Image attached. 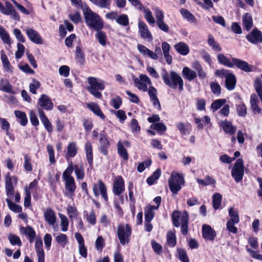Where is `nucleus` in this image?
Masks as SVG:
<instances>
[{"instance_id":"16","label":"nucleus","mask_w":262,"mask_h":262,"mask_svg":"<svg viewBox=\"0 0 262 262\" xmlns=\"http://www.w3.org/2000/svg\"><path fill=\"white\" fill-rule=\"evenodd\" d=\"M38 104L46 110H51L53 104L48 96L45 94L41 95L38 101Z\"/></svg>"},{"instance_id":"34","label":"nucleus","mask_w":262,"mask_h":262,"mask_svg":"<svg viewBox=\"0 0 262 262\" xmlns=\"http://www.w3.org/2000/svg\"><path fill=\"white\" fill-rule=\"evenodd\" d=\"M0 90L8 93L13 94L14 92L12 90V86L9 82L7 80L2 79L0 81Z\"/></svg>"},{"instance_id":"8","label":"nucleus","mask_w":262,"mask_h":262,"mask_svg":"<svg viewBox=\"0 0 262 262\" xmlns=\"http://www.w3.org/2000/svg\"><path fill=\"white\" fill-rule=\"evenodd\" d=\"M243 161L242 159H238L235 162L232 169L231 174L236 182H239L244 175Z\"/></svg>"},{"instance_id":"29","label":"nucleus","mask_w":262,"mask_h":262,"mask_svg":"<svg viewBox=\"0 0 262 262\" xmlns=\"http://www.w3.org/2000/svg\"><path fill=\"white\" fill-rule=\"evenodd\" d=\"M217 59L219 62L226 67L229 68H233L234 63L233 58L232 60H230L226 56L223 54H219L217 56Z\"/></svg>"},{"instance_id":"52","label":"nucleus","mask_w":262,"mask_h":262,"mask_svg":"<svg viewBox=\"0 0 262 262\" xmlns=\"http://www.w3.org/2000/svg\"><path fill=\"white\" fill-rule=\"evenodd\" d=\"M222 196L221 194L216 193L213 195V207L217 209L221 205Z\"/></svg>"},{"instance_id":"5","label":"nucleus","mask_w":262,"mask_h":262,"mask_svg":"<svg viewBox=\"0 0 262 262\" xmlns=\"http://www.w3.org/2000/svg\"><path fill=\"white\" fill-rule=\"evenodd\" d=\"M183 175L177 172H172L168 180L169 189L173 193H177L184 184Z\"/></svg>"},{"instance_id":"4","label":"nucleus","mask_w":262,"mask_h":262,"mask_svg":"<svg viewBox=\"0 0 262 262\" xmlns=\"http://www.w3.org/2000/svg\"><path fill=\"white\" fill-rule=\"evenodd\" d=\"M181 219V232L184 235H186L188 232V214L187 212H183L178 211H174L172 215V219L174 226L179 227L180 226V222L178 220V218Z\"/></svg>"},{"instance_id":"21","label":"nucleus","mask_w":262,"mask_h":262,"mask_svg":"<svg viewBox=\"0 0 262 262\" xmlns=\"http://www.w3.org/2000/svg\"><path fill=\"white\" fill-rule=\"evenodd\" d=\"M219 124L223 130L227 134L233 135L236 132V127L234 126L232 123L229 121H222Z\"/></svg>"},{"instance_id":"15","label":"nucleus","mask_w":262,"mask_h":262,"mask_svg":"<svg viewBox=\"0 0 262 262\" xmlns=\"http://www.w3.org/2000/svg\"><path fill=\"white\" fill-rule=\"evenodd\" d=\"M45 221L50 225L54 226L57 221L56 213L50 208H47L44 211Z\"/></svg>"},{"instance_id":"45","label":"nucleus","mask_w":262,"mask_h":262,"mask_svg":"<svg viewBox=\"0 0 262 262\" xmlns=\"http://www.w3.org/2000/svg\"><path fill=\"white\" fill-rule=\"evenodd\" d=\"M116 22L122 26L126 27L129 25V18L126 14H123L118 16Z\"/></svg>"},{"instance_id":"18","label":"nucleus","mask_w":262,"mask_h":262,"mask_svg":"<svg viewBox=\"0 0 262 262\" xmlns=\"http://www.w3.org/2000/svg\"><path fill=\"white\" fill-rule=\"evenodd\" d=\"M202 235L205 239L212 241L216 236V233L210 226L204 225L202 227Z\"/></svg>"},{"instance_id":"14","label":"nucleus","mask_w":262,"mask_h":262,"mask_svg":"<svg viewBox=\"0 0 262 262\" xmlns=\"http://www.w3.org/2000/svg\"><path fill=\"white\" fill-rule=\"evenodd\" d=\"M124 191V183L121 176H118L114 179L113 183V192L115 194L119 195Z\"/></svg>"},{"instance_id":"38","label":"nucleus","mask_w":262,"mask_h":262,"mask_svg":"<svg viewBox=\"0 0 262 262\" xmlns=\"http://www.w3.org/2000/svg\"><path fill=\"white\" fill-rule=\"evenodd\" d=\"M65 182V188L70 193H73L76 188L74 178L63 180Z\"/></svg>"},{"instance_id":"3","label":"nucleus","mask_w":262,"mask_h":262,"mask_svg":"<svg viewBox=\"0 0 262 262\" xmlns=\"http://www.w3.org/2000/svg\"><path fill=\"white\" fill-rule=\"evenodd\" d=\"M88 85L87 90L97 98H101V93L98 91H102L105 88L104 81L94 77H89L87 79Z\"/></svg>"},{"instance_id":"63","label":"nucleus","mask_w":262,"mask_h":262,"mask_svg":"<svg viewBox=\"0 0 262 262\" xmlns=\"http://www.w3.org/2000/svg\"><path fill=\"white\" fill-rule=\"evenodd\" d=\"M13 34L15 35L16 39L24 43L26 41V39L23 34L21 33L20 30L17 28H15L13 30Z\"/></svg>"},{"instance_id":"37","label":"nucleus","mask_w":262,"mask_h":262,"mask_svg":"<svg viewBox=\"0 0 262 262\" xmlns=\"http://www.w3.org/2000/svg\"><path fill=\"white\" fill-rule=\"evenodd\" d=\"M208 44L211 47L212 49L216 52L222 51V47L219 44V43L215 40L214 37L211 35H208V38L207 40Z\"/></svg>"},{"instance_id":"26","label":"nucleus","mask_w":262,"mask_h":262,"mask_svg":"<svg viewBox=\"0 0 262 262\" xmlns=\"http://www.w3.org/2000/svg\"><path fill=\"white\" fill-rule=\"evenodd\" d=\"M258 99L257 95L255 94H252L250 97V104L252 110L254 114H259L261 110L258 105Z\"/></svg>"},{"instance_id":"32","label":"nucleus","mask_w":262,"mask_h":262,"mask_svg":"<svg viewBox=\"0 0 262 262\" xmlns=\"http://www.w3.org/2000/svg\"><path fill=\"white\" fill-rule=\"evenodd\" d=\"M243 24L245 28L247 30H250L253 26V19L252 16L249 13H246L243 16Z\"/></svg>"},{"instance_id":"10","label":"nucleus","mask_w":262,"mask_h":262,"mask_svg":"<svg viewBox=\"0 0 262 262\" xmlns=\"http://www.w3.org/2000/svg\"><path fill=\"white\" fill-rule=\"evenodd\" d=\"M152 10L156 17V23L158 28L165 32H168L169 27L163 20L164 17L163 12L158 7H155Z\"/></svg>"},{"instance_id":"47","label":"nucleus","mask_w":262,"mask_h":262,"mask_svg":"<svg viewBox=\"0 0 262 262\" xmlns=\"http://www.w3.org/2000/svg\"><path fill=\"white\" fill-rule=\"evenodd\" d=\"M6 201L8 204V206L9 208L12 211L16 213H19L21 211L22 207H21V206L17 205L14 203L13 202H11L9 198H7L6 199Z\"/></svg>"},{"instance_id":"41","label":"nucleus","mask_w":262,"mask_h":262,"mask_svg":"<svg viewBox=\"0 0 262 262\" xmlns=\"http://www.w3.org/2000/svg\"><path fill=\"white\" fill-rule=\"evenodd\" d=\"M85 150L88 162L91 164L93 162L92 146L90 141H87L85 144Z\"/></svg>"},{"instance_id":"55","label":"nucleus","mask_w":262,"mask_h":262,"mask_svg":"<svg viewBox=\"0 0 262 262\" xmlns=\"http://www.w3.org/2000/svg\"><path fill=\"white\" fill-rule=\"evenodd\" d=\"M110 104L114 108L118 109L122 104V100L120 97L115 96L111 100Z\"/></svg>"},{"instance_id":"43","label":"nucleus","mask_w":262,"mask_h":262,"mask_svg":"<svg viewBox=\"0 0 262 262\" xmlns=\"http://www.w3.org/2000/svg\"><path fill=\"white\" fill-rule=\"evenodd\" d=\"M254 87L262 103V81L259 78L255 79Z\"/></svg>"},{"instance_id":"40","label":"nucleus","mask_w":262,"mask_h":262,"mask_svg":"<svg viewBox=\"0 0 262 262\" xmlns=\"http://www.w3.org/2000/svg\"><path fill=\"white\" fill-rule=\"evenodd\" d=\"M180 13L183 17L188 21L194 23L196 22L195 17L189 11L185 9H181Z\"/></svg>"},{"instance_id":"58","label":"nucleus","mask_w":262,"mask_h":262,"mask_svg":"<svg viewBox=\"0 0 262 262\" xmlns=\"http://www.w3.org/2000/svg\"><path fill=\"white\" fill-rule=\"evenodd\" d=\"M31 159L28 155H24V167L28 171H31L32 170V166L31 163Z\"/></svg>"},{"instance_id":"30","label":"nucleus","mask_w":262,"mask_h":262,"mask_svg":"<svg viewBox=\"0 0 262 262\" xmlns=\"http://www.w3.org/2000/svg\"><path fill=\"white\" fill-rule=\"evenodd\" d=\"M87 106L91 111L100 118L102 119H105V115L103 114L99 106L97 104L91 102L87 104Z\"/></svg>"},{"instance_id":"31","label":"nucleus","mask_w":262,"mask_h":262,"mask_svg":"<svg viewBox=\"0 0 262 262\" xmlns=\"http://www.w3.org/2000/svg\"><path fill=\"white\" fill-rule=\"evenodd\" d=\"M20 232L21 234L27 235L29 237L30 242H32L36 235L34 230L30 226L21 227Z\"/></svg>"},{"instance_id":"24","label":"nucleus","mask_w":262,"mask_h":262,"mask_svg":"<svg viewBox=\"0 0 262 262\" xmlns=\"http://www.w3.org/2000/svg\"><path fill=\"white\" fill-rule=\"evenodd\" d=\"M170 48V45L167 42L164 41L162 43V49L163 55L166 62L168 64H170L172 63V57L169 54Z\"/></svg>"},{"instance_id":"60","label":"nucleus","mask_w":262,"mask_h":262,"mask_svg":"<svg viewBox=\"0 0 262 262\" xmlns=\"http://www.w3.org/2000/svg\"><path fill=\"white\" fill-rule=\"evenodd\" d=\"M8 239L12 245L20 246L21 245V242L19 237L15 235L9 234L8 236Z\"/></svg>"},{"instance_id":"42","label":"nucleus","mask_w":262,"mask_h":262,"mask_svg":"<svg viewBox=\"0 0 262 262\" xmlns=\"http://www.w3.org/2000/svg\"><path fill=\"white\" fill-rule=\"evenodd\" d=\"M97 31V32L95 34L96 38L102 46L105 47L106 46L107 40V37L105 33L100 30Z\"/></svg>"},{"instance_id":"7","label":"nucleus","mask_w":262,"mask_h":262,"mask_svg":"<svg viewBox=\"0 0 262 262\" xmlns=\"http://www.w3.org/2000/svg\"><path fill=\"white\" fill-rule=\"evenodd\" d=\"M131 233V228L128 225L120 224L118 226L117 235L121 244L124 245L129 242Z\"/></svg>"},{"instance_id":"56","label":"nucleus","mask_w":262,"mask_h":262,"mask_svg":"<svg viewBox=\"0 0 262 262\" xmlns=\"http://www.w3.org/2000/svg\"><path fill=\"white\" fill-rule=\"evenodd\" d=\"M47 149L49 155V161L51 164H54L56 160L54 156V149L53 147L50 145L48 144L47 146Z\"/></svg>"},{"instance_id":"61","label":"nucleus","mask_w":262,"mask_h":262,"mask_svg":"<svg viewBox=\"0 0 262 262\" xmlns=\"http://www.w3.org/2000/svg\"><path fill=\"white\" fill-rule=\"evenodd\" d=\"M35 248L37 254H45L42 248V242L41 238H37L35 241Z\"/></svg>"},{"instance_id":"64","label":"nucleus","mask_w":262,"mask_h":262,"mask_svg":"<svg viewBox=\"0 0 262 262\" xmlns=\"http://www.w3.org/2000/svg\"><path fill=\"white\" fill-rule=\"evenodd\" d=\"M151 163V160H148L145 161L143 162L139 163L137 166V170L139 172H143L145 169L146 168L150 166Z\"/></svg>"},{"instance_id":"22","label":"nucleus","mask_w":262,"mask_h":262,"mask_svg":"<svg viewBox=\"0 0 262 262\" xmlns=\"http://www.w3.org/2000/svg\"><path fill=\"white\" fill-rule=\"evenodd\" d=\"M158 209V206L148 205L145 209L144 213L146 222H150L153 219L155 212L154 210Z\"/></svg>"},{"instance_id":"20","label":"nucleus","mask_w":262,"mask_h":262,"mask_svg":"<svg viewBox=\"0 0 262 262\" xmlns=\"http://www.w3.org/2000/svg\"><path fill=\"white\" fill-rule=\"evenodd\" d=\"M6 7L4 6V11L3 14L5 15H10L11 18L18 20L19 19V16L15 9H14L12 4L8 2L5 3Z\"/></svg>"},{"instance_id":"57","label":"nucleus","mask_w":262,"mask_h":262,"mask_svg":"<svg viewBox=\"0 0 262 262\" xmlns=\"http://www.w3.org/2000/svg\"><path fill=\"white\" fill-rule=\"evenodd\" d=\"M167 242L168 245L173 247L176 244V238L174 233L172 231H169L167 234Z\"/></svg>"},{"instance_id":"23","label":"nucleus","mask_w":262,"mask_h":262,"mask_svg":"<svg viewBox=\"0 0 262 262\" xmlns=\"http://www.w3.org/2000/svg\"><path fill=\"white\" fill-rule=\"evenodd\" d=\"M77 150L78 147L76 142H70L67 146V153L65 156L66 159L75 157L77 153Z\"/></svg>"},{"instance_id":"12","label":"nucleus","mask_w":262,"mask_h":262,"mask_svg":"<svg viewBox=\"0 0 262 262\" xmlns=\"http://www.w3.org/2000/svg\"><path fill=\"white\" fill-rule=\"evenodd\" d=\"M25 32L29 39L32 42L37 45L43 43V39L36 30L32 28H28L26 30Z\"/></svg>"},{"instance_id":"44","label":"nucleus","mask_w":262,"mask_h":262,"mask_svg":"<svg viewBox=\"0 0 262 262\" xmlns=\"http://www.w3.org/2000/svg\"><path fill=\"white\" fill-rule=\"evenodd\" d=\"M55 241L61 247L64 248L68 243V238L66 234L59 233L55 237Z\"/></svg>"},{"instance_id":"35","label":"nucleus","mask_w":262,"mask_h":262,"mask_svg":"<svg viewBox=\"0 0 262 262\" xmlns=\"http://www.w3.org/2000/svg\"><path fill=\"white\" fill-rule=\"evenodd\" d=\"M228 213L230 219L228 221L238 224L239 222V217L237 210L233 207H230L228 209Z\"/></svg>"},{"instance_id":"6","label":"nucleus","mask_w":262,"mask_h":262,"mask_svg":"<svg viewBox=\"0 0 262 262\" xmlns=\"http://www.w3.org/2000/svg\"><path fill=\"white\" fill-rule=\"evenodd\" d=\"M134 86L139 90L144 92H147L148 86L152 85L150 79L145 74H141L139 77H134Z\"/></svg>"},{"instance_id":"2","label":"nucleus","mask_w":262,"mask_h":262,"mask_svg":"<svg viewBox=\"0 0 262 262\" xmlns=\"http://www.w3.org/2000/svg\"><path fill=\"white\" fill-rule=\"evenodd\" d=\"M161 77L165 84L169 88L173 89L178 88L180 91L183 90V80L176 72L171 71L168 73L164 70Z\"/></svg>"},{"instance_id":"11","label":"nucleus","mask_w":262,"mask_h":262,"mask_svg":"<svg viewBox=\"0 0 262 262\" xmlns=\"http://www.w3.org/2000/svg\"><path fill=\"white\" fill-rule=\"evenodd\" d=\"M139 33L141 37L144 40L151 42L153 40V36L148 29L146 24L142 21H138Z\"/></svg>"},{"instance_id":"62","label":"nucleus","mask_w":262,"mask_h":262,"mask_svg":"<svg viewBox=\"0 0 262 262\" xmlns=\"http://www.w3.org/2000/svg\"><path fill=\"white\" fill-rule=\"evenodd\" d=\"M112 112L116 116L121 123L123 122L126 119L127 117L125 113L123 110L113 111Z\"/></svg>"},{"instance_id":"59","label":"nucleus","mask_w":262,"mask_h":262,"mask_svg":"<svg viewBox=\"0 0 262 262\" xmlns=\"http://www.w3.org/2000/svg\"><path fill=\"white\" fill-rule=\"evenodd\" d=\"M178 257L182 262H189L188 257L185 250L182 249L178 250Z\"/></svg>"},{"instance_id":"51","label":"nucleus","mask_w":262,"mask_h":262,"mask_svg":"<svg viewBox=\"0 0 262 262\" xmlns=\"http://www.w3.org/2000/svg\"><path fill=\"white\" fill-rule=\"evenodd\" d=\"M73 165L71 163H70L66 169L63 171L62 174L63 180L69 179L74 178L72 176V173L73 171Z\"/></svg>"},{"instance_id":"1","label":"nucleus","mask_w":262,"mask_h":262,"mask_svg":"<svg viewBox=\"0 0 262 262\" xmlns=\"http://www.w3.org/2000/svg\"><path fill=\"white\" fill-rule=\"evenodd\" d=\"M82 11L87 26L96 31L101 30L104 26L101 18L87 6L82 7Z\"/></svg>"},{"instance_id":"49","label":"nucleus","mask_w":262,"mask_h":262,"mask_svg":"<svg viewBox=\"0 0 262 262\" xmlns=\"http://www.w3.org/2000/svg\"><path fill=\"white\" fill-rule=\"evenodd\" d=\"M143 11L144 17L147 21L150 24H154L156 20L152 15V13L148 8H144L142 10Z\"/></svg>"},{"instance_id":"54","label":"nucleus","mask_w":262,"mask_h":262,"mask_svg":"<svg viewBox=\"0 0 262 262\" xmlns=\"http://www.w3.org/2000/svg\"><path fill=\"white\" fill-rule=\"evenodd\" d=\"M1 60L3 62V66L5 69H7L8 71H10L11 70V66L10 62L7 58V55L4 53V51L2 50L1 51Z\"/></svg>"},{"instance_id":"48","label":"nucleus","mask_w":262,"mask_h":262,"mask_svg":"<svg viewBox=\"0 0 262 262\" xmlns=\"http://www.w3.org/2000/svg\"><path fill=\"white\" fill-rule=\"evenodd\" d=\"M84 213L86 220L90 224L92 225H94L96 224V217L93 210H91L90 212L85 211Z\"/></svg>"},{"instance_id":"28","label":"nucleus","mask_w":262,"mask_h":262,"mask_svg":"<svg viewBox=\"0 0 262 262\" xmlns=\"http://www.w3.org/2000/svg\"><path fill=\"white\" fill-rule=\"evenodd\" d=\"M182 73L184 78L189 81L193 80L197 76V74L195 71L187 67L183 68Z\"/></svg>"},{"instance_id":"46","label":"nucleus","mask_w":262,"mask_h":262,"mask_svg":"<svg viewBox=\"0 0 262 262\" xmlns=\"http://www.w3.org/2000/svg\"><path fill=\"white\" fill-rule=\"evenodd\" d=\"M59 216L60 219V226L61 227V231L63 232H66L68 230V226L69 222L67 217L61 213L59 214Z\"/></svg>"},{"instance_id":"13","label":"nucleus","mask_w":262,"mask_h":262,"mask_svg":"<svg viewBox=\"0 0 262 262\" xmlns=\"http://www.w3.org/2000/svg\"><path fill=\"white\" fill-rule=\"evenodd\" d=\"M129 146L130 143L127 141L122 142L120 140L117 142V147L118 154L122 158L126 161L128 159L129 156L125 147H128Z\"/></svg>"},{"instance_id":"17","label":"nucleus","mask_w":262,"mask_h":262,"mask_svg":"<svg viewBox=\"0 0 262 262\" xmlns=\"http://www.w3.org/2000/svg\"><path fill=\"white\" fill-rule=\"evenodd\" d=\"M233 61L234 66H236L238 68L246 72H250L253 71L254 67L250 65L248 62L244 60L233 58Z\"/></svg>"},{"instance_id":"50","label":"nucleus","mask_w":262,"mask_h":262,"mask_svg":"<svg viewBox=\"0 0 262 262\" xmlns=\"http://www.w3.org/2000/svg\"><path fill=\"white\" fill-rule=\"evenodd\" d=\"M161 174L160 169H157L153 174L147 179V183L151 185L154 184L155 181L157 180Z\"/></svg>"},{"instance_id":"19","label":"nucleus","mask_w":262,"mask_h":262,"mask_svg":"<svg viewBox=\"0 0 262 262\" xmlns=\"http://www.w3.org/2000/svg\"><path fill=\"white\" fill-rule=\"evenodd\" d=\"M38 113L40 121L43 124L45 128L49 133H51L53 131L52 125L48 118L46 116L43 111L41 108H38Z\"/></svg>"},{"instance_id":"33","label":"nucleus","mask_w":262,"mask_h":262,"mask_svg":"<svg viewBox=\"0 0 262 262\" xmlns=\"http://www.w3.org/2000/svg\"><path fill=\"white\" fill-rule=\"evenodd\" d=\"M73 170H74L77 180H83L84 177V167L82 164H77L73 165Z\"/></svg>"},{"instance_id":"53","label":"nucleus","mask_w":262,"mask_h":262,"mask_svg":"<svg viewBox=\"0 0 262 262\" xmlns=\"http://www.w3.org/2000/svg\"><path fill=\"white\" fill-rule=\"evenodd\" d=\"M17 182V179L15 176L11 177L9 173L5 176V186H13Z\"/></svg>"},{"instance_id":"27","label":"nucleus","mask_w":262,"mask_h":262,"mask_svg":"<svg viewBox=\"0 0 262 262\" xmlns=\"http://www.w3.org/2000/svg\"><path fill=\"white\" fill-rule=\"evenodd\" d=\"M236 83L235 76L231 73H227L226 75V86L228 90H232L234 89Z\"/></svg>"},{"instance_id":"9","label":"nucleus","mask_w":262,"mask_h":262,"mask_svg":"<svg viewBox=\"0 0 262 262\" xmlns=\"http://www.w3.org/2000/svg\"><path fill=\"white\" fill-rule=\"evenodd\" d=\"M92 189L94 194L96 197H98L101 194L105 201H107L108 197L106 187L101 180H99L97 183L94 184Z\"/></svg>"},{"instance_id":"36","label":"nucleus","mask_w":262,"mask_h":262,"mask_svg":"<svg viewBox=\"0 0 262 262\" xmlns=\"http://www.w3.org/2000/svg\"><path fill=\"white\" fill-rule=\"evenodd\" d=\"M14 115L16 118L19 120V122L20 125L23 126H25L28 123V119L26 114L20 111H15Z\"/></svg>"},{"instance_id":"39","label":"nucleus","mask_w":262,"mask_h":262,"mask_svg":"<svg viewBox=\"0 0 262 262\" xmlns=\"http://www.w3.org/2000/svg\"><path fill=\"white\" fill-rule=\"evenodd\" d=\"M0 38L3 41L9 45H11L12 41L9 34L2 26H0Z\"/></svg>"},{"instance_id":"25","label":"nucleus","mask_w":262,"mask_h":262,"mask_svg":"<svg viewBox=\"0 0 262 262\" xmlns=\"http://www.w3.org/2000/svg\"><path fill=\"white\" fill-rule=\"evenodd\" d=\"M176 50L181 55H186L189 52L188 46L184 42H180L174 46Z\"/></svg>"}]
</instances>
